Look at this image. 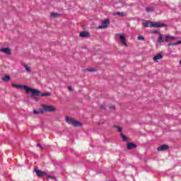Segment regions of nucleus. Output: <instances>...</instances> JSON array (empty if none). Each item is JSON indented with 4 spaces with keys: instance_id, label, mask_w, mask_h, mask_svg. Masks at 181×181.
<instances>
[{
    "instance_id": "f257e3e1",
    "label": "nucleus",
    "mask_w": 181,
    "mask_h": 181,
    "mask_svg": "<svg viewBox=\"0 0 181 181\" xmlns=\"http://www.w3.org/2000/svg\"><path fill=\"white\" fill-rule=\"evenodd\" d=\"M12 87L15 88H23L26 93H31L30 98L35 101H39V97H49L51 95L50 92L42 93L40 90L35 88H30L23 85H18L13 83Z\"/></svg>"
},
{
    "instance_id": "f03ea898",
    "label": "nucleus",
    "mask_w": 181,
    "mask_h": 181,
    "mask_svg": "<svg viewBox=\"0 0 181 181\" xmlns=\"http://www.w3.org/2000/svg\"><path fill=\"white\" fill-rule=\"evenodd\" d=\"M66 122H67V124H69L70 125H73V127H83V123L78 121L74 120L73 119L69 117H66Z\"/></svg>"
},
{
    "instance_id": "7ed1b4c3",
    "label": "nucleus",
    "mask_w": 181,
    "mask_h": 181,
    "mask_svg": "<svg viewBox=\"0 0 181 181\" xmlns=\"http://www.w3.org/2000/svg\"><path fill=\"white\" fill-rule=\"evenodd\" d=\"M42 111H45V112H54L56 108L53 106L44 105H42Z\"/></svg>"
},
{
    "instance_id": "20e7f679",
    "label": "nucleus",
    "mask_w": 181,
    "mask_h": 181,
    "mask_svg": "<svg viewBox=\"0 0 181 181\" xmlns=\"http://www.w3.org/2000/svg\"><path fill=\"white\" fill-rule=\"evenodd\" d=\"M151 28H165L166 24L160 22H151L150 25Z\"/></svg>"
},
{
    "instance_id": "39448f33",
    "label": "nucleus",
    "mask_w": 181,
    "mask_h": 181,
    "mask_svg": "<svg viewBox=\"0 0 181 181\" xmlns=\"http://www.w3.org/2000/svg\"><path fill=\"white\" fill-rule=\"evenodd\" d=\"M108 25H110V19H105L102 21V24L98 26V29H105V28H108Z\"/></svg>"
},
{
    "instance_id": "423d86ee",
    "label": "nucleus",
    "mask_w": 181,
    "mask_h": 181,
    "mask_svg": "<svg viewBox=\"0 0 181 181\" xmlns=\"http://www.w3.org/2000/svg\"><path fill=\"white\" fill-rule=\"evenodd\" d=\"M119 37L121 40V43L122 45H124V46H128V45H127V38L125 37V35H122V34H119Z\"/></svg>"
},
{
    "instance_id": "0eeeda50",
    "label": "nucleus",
    "mask_w": 181,
    "mask_h": 181,
    "mask_svg": "<svg viewBox=\"0 0 181 181\" xmlns=\"http://www.w3.org/2000/svg\"><path fill=\"white\" fill-rule=\"evenodd\" d=\"M168 149H169V146L166 145V144H164V145H162L160 146H158L157 148V151L158 152H162L163 151H168Z\"/></svg>"
},
{
    "instance_id": "6e6552de",
    "label": "nucleus",
    "mask_w": 181,
    "mask_h": 181,
    "mask_svg": "<svg viewBox=\"0 0 181 181\" xmlns=\"http://www.w3.org/2000/svg\"><path fill=\"white\" fill-rule=\"evenodd\" d=\"M79 37L86 38V37H90V33L88 31H82L79 33Z\"/></svg>"
},
{
    "instance_id": "1a4fd4ad",
    "label": "nucleus",
    "mask_w": 181,
    "mask_h": 181,
    "mask_svg": "<svg viewBox=\"0 0 181 181\" xmlns=\"http://www.w3.org/2000/svg\"><path fill=\"white\" fill-rule=\"evenodd\" d=\"M35 172L36 173V175H37L39 176V177H43V176H46V172H45V171L35 169Z\"/></svg>"
},
{
    "instance_id": "9d476101",
    "label": "nucleus",
    "mask_w": 181,
    "mask_h": 181,
    "mask_svg": "<svg viewBox=\"0 0 181 181\" xmlns=\"http://www.w3.org/2000/svg\"><path fill=\"white\" fill-rule=\"evenodd\" d=\"M0 52H3V53L8 54V56H11V49H9L8 47L1 48L0 49Z\"/></svg>"
},
{
    "instance_id": "9b49d317",
    "label": "nucleus",
    "mask_w": 181,
    "mask_h": 181,
    "mask_svg": "<svg viewBox=\"0 0 181 181\" xmlns=\"http://www.w3.org/2000/svg\"><path fill=\"white\" fill-rule=\"evenodd\" d=\"M21 66L25 69L27 73H31L32 69H30V67L28 66V64H25L24 62H21Z\"/></svg>"
},
{
    "instance_id": "f8f14e48",
    "label": "nucleus",
    "mask_w": 181,
    "mask_h": 181,
    "mask_svg": "<svg viewBox=\"0 0 181 181\" xmlns=\"http://www.w3.org/2000/svg\"><path fill=\"white\" fill-rule=\"evenodd\" d=\"M117 15H118V16H122V18H125V16H127V13H124V12L113 13V16H117Z\"/></svg>"
},
{
    "instance_id": "ddd939ff",
    "label": "nucleus",
    "mask_w": 181,
    "mask_h": 181,
    "mask_svg": "<svg viewBox=\"0 0 181 181\" xmlns=\"http://www.w3.org/2000/svg\"><path fill=\"white\" fill-rule=\"evenodd\" d=\"M127 149H135V148H136V144H134V143H128L127 145Z\"/></svg>"
},
{
    "instance_id": "4468645a",
    "label": "nucleus",
    "mask_w": 181,
    "mask_h": 181,
    "mask_svg": "<svg viewBox=\"0 0 181 181\" xmlns=\"http://www.w3.org/2000/svg\"><path fill=\"white\" fill-rule=\"evenodd\" d=\"M160 59H163V55H162V54H158L153 57V61L158 62V60H160Z\"/></svg>"
},
{
    "instance_id": "2eb2a0df",
    "label": "nucleus",
    "mask_w": 181,
    "mask_h": 181,
    "mask_svg": "<svg viewBox=\"0 0 181 181\" xmlns=\"http://www.w3.org/2000/svg\"><path fill=\"white\" fill-rule=\"evenodd\" d=\"M44 110L42 109H39V110H34L33 111V114H35V115H37L39 114H43Z\"/></svg>"
},
{
    "instance_id": "dca6fc26",
    "label": "nucleus",
    "mask_w": 181,
    "mask_h": 181,
    "mask_svg": "<svg viewBox=\"0 0 181 181\" xmlns=\"http://www.w3.org/2000/svg\"><path fill=\"white\" fill-rule=\"evenodd\" d=\"M3 81H9L11 80V76L6 75L2 78Z\"/></svg>"
},
{
    "instance_id": "f3484780",
    "label": "nucleus",
    "mask_w": 181,
    "mask_h": 181,
    "mask_svg": "<svg viewBox=\"0 0 181 181\" xmlns=\"http://www.w3.org/2000/svg\"><path fill=\"white\" fill-rule=\"evenodd\" d=\"M154 8L153 7H146V12H153Z\"/></svg>"
},
{
    "instance_id": "a211bd4d",
    "label": "nucleus",
    "mask_w": 181,
    "mask_h": 181,
    "mask_svg": "<svg viewBox=\"0 0 181 181\" xmlns=\"http://www.w3.org/2000/svg\"><path fill=\"white\" fill-rule=\"evenodd\" d=\"M165 38H163V37H162V35H160L159 37H158V42H159V43H160V42H165Z\"/></svg>"
},
{
    "instance_id": "6ab92c4d",
    "label": "nucleus",
    "mask_w": 181,
    "mask_h": 181,
    "mask_svg": "<svg viewBox=\"0 0 181 181\" xmlns=\"http://www.w3.org/2000/svg\"><path fill=\"white\" fill-rule=\"evenodd\" d=\"M52 18H56V16H60V13H51Z\"/></svg>"
},
{
    "instance_id": "aec40b11",
    "label": "nucleus",
    "mask_w": 181,
    "mask_h": 181,
    "mask_svg": "<svg viewBox=\"0 0 181 181\" xmlns=\"http://www.w3.org/2000/svg\"><path fill=\"white\" fill-rule=\"evenodd\" d=\"M168 39H176L175 37L171 36V35H167L165 37V40H168Z\"/></svg>"
},
{
    "instance_id": "412c9836",
    "label": "nucleus",
    "mask_w": 181,
    "mask_h": 181,
    "mask_svg": "<svg viewBox=\"0 0 181 181\" xmlns=\"http://www.w3.org/2000/svg\"><path fill=\"white\" fill-rule=\"evenodd\" d=\"M121 136H122V139L123 141H128V137H127L125 135H124L122 133L120 134Z\"/></svg>"
},
{
    "instance_id": "4be33fe9",
    "label": "nucleus",
    "mask_w": 181,
    "mask_h": 181,
    "mask_svg": "<svg viewBox=\"0 0 181 181\" xmlns=\"http://www.w3.org/2000/svg\"><path fill=\"white\" fill-rule=\"evenodd\" d=\"M143 26H144V28H149V21L143 23Z\"/></svg>"
},
{
    "instance_id": "5701e85b",
    "label": "nucleus",
    "mask_w": 181,
    "mask_h": 181,
    "mask_svg": "<svg viewBox=\"0 0 181 181\" xmlns=\"http://www.w3.org/2000/svg\"><path fill=\"white\" fill-rule=\"evenodd\" d=\"M115 128H117L118 132H122V129L119 126H115Z\"/></svg>"
},
{
    "instance_id": "b1692460",
    "label": "nucleus",
    "mask_w": 181,
    "mask_h": 181,
    "mask_svg": "<svg viewBox=\"0 0 181 181\" xmlns=\"http://www.w3.org/2000/svg\"><path fill=\"white\" fill-rule=\"evenodd\" d=\"M86 70V71H90V72L97 71V70L95 69H87Z\"/></svg>"
},
{
    "instance_id": "393cba45",
    "label": "nucleus",
    "mask_w": 181,
    "mask_h": 181,
    "mask_svg": "<svg viewBox=\"0 0 181 181\" xmlns=\"http://www.w3.org/2000/svg\"><path fill=\"white\" fill-rule=\"evenodd\" d=\"M177 45H181V40H180L177 42L173 43V46H177Z\"/></svg>"
},
{
    "instance_id": "a878e982",
    "label": "nucleus",
    "mask_w": 181,
    "mask_h": 181,
    "mask_svg": "<svg viewBox=\"0 0 181 181\" xmlns=\"http://www.w3.org/2000/svg\"><path fill=\"white\" fill-rule=\"evenodd\" d=\"M138 40H145V38L144 37H142V35H139L138 37Z\"/></svg>"
},
{
    "instance_id": "bb28decb",
    "label": "nucleus",
    "mask_w": 181,
    "mask_h": 181,
    "mask_svg": "<svg viewBox=\"0 0 181 181\" xmlns=\"http://www.w3.org/2000/svg\"><path fill=\"white\" fill-rule=\"evenodd\" d=\"M109 108H110V110H115V105L110 106Z\"/></svg>"
},
{
    "instance_id": "cd10ccee",
    "label": "nucleus",
    "mask_w": 181,
    "mask_h": 181,
    "mask_svg": "<svg viewBox=\"0 0 181 181\" xmlns=\"http://www.w3.org/2000/svg\"><path fill=\"white\" fill-rule=\"evenodd\" d=\"M100 108H102V110H105L106 109V107L103 105H100Z\"/></svg>"
},
{
    "instance_id": "c85d7f7f",
    "label": "nucleus",
    "mask_w": 181,
    "mask_h": 181,
    "mask_svg": "<svg viewBox=\"0 0 181 181\" xmlns=\"http://www.w3.org/2000/svg\"><path fill=\"white\" fill-rule=\"evenodd\" d=\"M37 146H39V148H40V149H43V147H42V145H40V144H37Z\"/></svg>"
},
{
    "instance_id": "c756f323",
    "label": "nucleus",
    "mask_w": 181,
    "mask_h": 181,
    "mask_svg": "<svg viewBox=\"0 0 181 181\" xmlns=\"http://www.w3.org/2000/svg\"><path fill=\"white\" fill-rule=\"evenodd\" d=\"M68 89L69 90V91H73V88H71V86H69Z\"/></svg>"
},
{
    "instance_id": "7c9ffc66",
    "label": "nucleus",
    "mask_w": 181,
    "mask_h": 181,
    "mask_svg": "<svg viewBox=\"0 0 181 181\" xmlns=\"http://www.w3.org/2000/svg\"><path fill=\"white\" fill-rule=\"evenodd\" d=\"M47 177H49V179H53V176L52 175H47Z\"/></svg>"
},
{
    "instance_id": "2f4dec72",
    "label": "nucleus",
    "mask_w": 181,
    "mask_h": 181,
    "mask_svg": "<svg viewBox=\"0 0 181 181\" xmlns=\"http://www.w3.org/2000/svg\"><path fill=\"white\" fill-rule=\"evenodd\" d=\"M168 46H173V43H168Z\"/></svg>"
},
{
    "instance_id": "473e14b6",
    "label": "nucleus",
    "mask_w": 181,
    "mask_h": 181,
    "mask_svg": "<svg viewBox=\"0 0 181 181\" xmlns=\"http://www.w3.org/2000/svg\"><path fill=\"white\" fill-rule=\"evenodd\" d=\"M153 33H158V30H154V31H153Z\"/></svg>"
}]
</instances>
